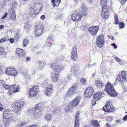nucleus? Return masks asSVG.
<instances>
[{
  "label": "nucleus",
  "mask_w": 127,
  "mask_h": 127,
  "mask_svg": "<svg viewBox=\"0 0 127 127\" xmlns=\"http://www.w3.org/2000/svg\"><path fill=\"white\" fill-rule=\"evenodd\" d=\"M108 0H100V4L102 7L101 15L102 17L104 19H106L108 18V12L109 10V7L106 4L108 1Z\"/></svg>",
  "instance_id": "1"
},
{
  "label": "nucleus",
  "mask_w": 127,
  "mask_h": 127,
  "mask_svg": "<svg viewBox=\"0 0 127 127\" xmlns=\"http://www.w3.org/2000/svg\"><path fill=\"white\" fill-rule=\"evenodd\" d=\"M105 90L107 94L111 96L115 97L117 95V93L115 91L113 86L110 83L107 84Z\"/></svg>",
  "instance_id": "2"
},
{
  "label": "nucleus",
  "mask_w": 127,
  "mask_h": 127,
  "mask_svg": "<svg viewBox=\"0 0 127 127\" xmlns=\"http://www.w3.org/2000/svg\"><path fill=\"white\" fill-rule=\"evenodd\" d=\"M104 35L101 34L97 36L96 38L97 44L100 47H102L104 44Z\"/></svg>",
  "instance_id": "3"
},
{
  "label": "nucleus",
  "mask_w": 127,
  "mask_h": 127,
  "mask_svg": "<svg viewBox=\"0 0 127 127\" xmlns=\"http://www.w3.org/2000/svg\"><path fill=\"white\" fill-rule=\"evenodd\" d=\"M106 105L103 108V110L105 112H111L114 111V108L113 107L111 102H107L106 103Z\"/></svg>",
  "instance_id": "4"
},
{
  "label": "nucleus",
  "mask_w": 127,
  "mask_h": 127,
  "mask_svg": "<svg viewBox=\"0 0 127 127\" xmlns=\"http://www.w3.org/2000/svg\"><path fill=\"white\" fill-rule=\"evenodd\" d=\"M39 86H35L30 89L29 92V96L30 97H33L36 95L39 91Z\"/></svg>",
  "instance_id": "5"
},
{
  "label": "nucleus",
  "mask_w": 127,
  "mask_h": 127,
  "mask_svg": "<svg viewBox=\"0 0 127 127\" xmlns=\"http://www.w3.org/2000/svg\"><path fill=\"white\" fill-rule=\"evenodd\" d=\"M24 105V103L23 101L19 102H16L13 104V107L16 109V111L17 112L21 109Z\"/></svg>",
  "instance_id": "6"
},
{
  "label": "nucleus",
  "mask_w": 127,
  "mask_h": 127,
  "mask_svg": "<svg viewBox=\"0 0 127 127\" xmlns=\"http://www.w3.org/2000/svg\"><path fill=\"white\" fill-rule=\"evenodd\" d=\"M98 26H91L88 29L89 31L93 35H96L99 29Z\"/></svg>",
  "instance_id": "7"
},
{
  "label": "nucleus",
  "mask_w": 127,
  "mask_h": 127,
  "mask_svg": "<svg viewBox=\"0 0 127 127\" xmlns=\"http://www.w3.org/2000/svg\"><path fill=\"white\" fill-rule=\"evenodd\" d=\"M5 72L7 74L9 75H12L14 76H15L18 73L15 69L12 68H6Z\"/></svg>",
  "instance_id": "8"
},
{
  "label": "nucleus",
  "mask_w": 127,
  "mask_h": 127,
  "mask_svg": "<svg viewBox=\"0 0 127 127\" xmlns=\"http://www.w3.org/2000/svg\"><path fill=\"white\" fill-rule=\"evenodd\" d=\"M77 88L76 86L75 85L73 86L67 91L65 96V97H67V96H70L75 92Z\"/></svg>",
  "instance_id": "9"
},
{
  "label": "nucleus",
  "mask_w": 127,
  "mask_h": 127,
  "mask_svg": "<svg viewBox=\"0 0 127 127\" xmlns=\"http://www.w3.org/2000/svg\"><path fill=\"white\" fill-rule=\"evenodd\" d=\"M93 91V89L92 87H89L85 91V95L88 97H90L92 95Z\"/></svg>",
  "instance_id": "10"
},
{
  "label": "nucleus",
  "mask_w": 127,
  "mask_h": 127,
  "mask_svg": "<svg viewBox=\"0 0 127 127\" xmlns=\"http://www.w3.org/2000/svg\"><path fill=\"white\" fill-rule=\"evenodd\" d=\"M82 17L81 13H79L73 14L71 15V18L74 21L77 22L80 20Z\"/></svg>",
  "instance_id": "11"
},
{
  "label": "nucleus",
  "mask_w": 127,
  "mask_h": 127,
  "mask_svg": "<svg viewBox=\"0 0 127 127\" xmlns=\"http://www.w3.org/2000/svg\"><path fill=\"white\" fill-rule=\"evenodd\" d=\"M104 92L102 91V92H97L96 94H94L93 96L94 99L96 100H98L100 99L101 97L104 96Z\"/></svg>",
  "instance_id": "12"
},
{
  "label": "nucleus",
  "mask_w": 127,
  "mask_h": 127,
  "mask_svg": "<svg viewBox=\"0 0 127 127\" xmlns=\"http://www.w3.org/2000/svg\"><path fill=\"white\" fill-rule=\"evenodd\" d=\"M77 47L76 46H75L73 47L71 52V58L74 61H75L77 60Z\"/></svg>",
  "instance_id": "13"
},
{
  "label": "nucleus",
  "mask_w": 127,
  "mask_h": 127,
  "mask_svg": "<svg viewBox=\"0 0 127 127\" xmlns=\"http://www.w3.org/2000/svg\"><path fill=\"white\" fill-rule=\"evenodd\" d=\"M43 26L41 25L36 26L35 33L36 35L38 36L39 35L43 32Z\"/></svg>",
  "instance_id": "14"
},
{
  "label": "nucleus",
  "mask_w": 127,
  "mask_h": 127,
  "mask_svg": "<svg viewBox=\"0 0 127 127\" xmlns=\"http://www.w3.org/2000/svg\"><path fill=\"white\" fill-rule=\"evenodd\" d=\"M80 97H78L75 98L70 103V104L72 107H75L79 103L80 101Z\"/></svg>",
  "instance_id": "15"
},
{
  "label": "nucleus",
  "mask_w": 127,
  "mask_h": 127,
  "mask_svg": "<svg viewBox=\"0 0 127 127\" xmlns=\"http://www.w3.org/2000/svg\"><path fill=\"white\" fill-rule=\"evenodd\" d=\"M52 68L54 69V72L57 73H59L60 71L62 68L61 67V66L60 65H57L56 64H53L51 66Z\"/></svg>",
  "instance_id": "16"
},
{
  "label": "nucleus",
  "mask_w": 127,
  "mask_h": 127,
  "mask_svg": "<svg viewBox=\"0 0 127 127\" xmlns=\"http://www.w3.org/2000/svg\"><path fill=\"white\" fill-rule=\"evenodd\" d=\"M16 53L18 55L19 57H21L24 56L26 53L24 52V50L22 49L17 48L16 50Z\"/></svg>",
  "instance_id": "17"
},
{
  "label": "nucleus",
  "mask_w": 127,
  "mask_h": 127,
  "mask_svg": "<svg viewBox=\"0 0 127 127\" xmlns=\"http://www.w3.org/2000/svg\"><path fill=\"white\" fill-rule=\"evenodd\" d=\"M10 17L12 20L15 21L16 20L15 13L13 8L10 9L9 10Z\"/></svg>",
  "instance_id": "18"
},
{
  "label": "nucleus",
  "mask_w": 127,
  "mask_h": 127,
  "mask_svg": "<svg viewBox=\"0 0 127 127\" xmlns=\"http://www.w3.org/2000/svg\"><path fill=\"white\" fill-rule=\"evenodd\" d=\"M80 113L78 112H77L75 115V118L74 127H79V114Z\"/></svg>",
  "instance_id": "19"
},
{
  "label": "nucleus",
  "mask_w": 127,
  "mask_h": 127,
  "mask_svg": "<svg viewBox=\"0 0 127 127\" xmlns=\"http://www.w3.org/2000/svg\"><path fill=\"white\" fill-rule=\"evenodd\" d=\"M58 74L54 72L51 73V81L52 82H55L57 81L59 78Z\"/></svg>",
  "instance_id": "20"
},
{
  "label": "nucleus",
  "mask_w": 127,
  "mask_h": 127,
  "mask_svg": "<svg viewBox=\"0 0 127 127\" xmlns=\"http://www.w3.org/2000/svg\"><path fill=\"white\" fill-rule=\"evenodd\" d=\"M42 7V3L39 2L36 3H35L34 5V9L35 8V11L36 10V11H37V10L38 11L39 10L38 12H39L41 11Z\"/></svg>",
  "instance_id": "21"
},
{
  "label": "nucleus",
  "mask_w": 127,
  "mask_h": 127,
  "mask_svg": "<svg viewBox=\"0 0 127 127\" xmlns=\"http://www.w3.org/2000/svg\"><path fill=\"white\" fill-rule=\"evenodd\" d=\"M81 10L82 11L83 15L85 16L87 14V9L85 5L83 3H82L81 5Z\"/></svg>",
  "instance_id": "22"
},
{
  "label": "nucleus",
  "mask_w": 127,
  "mask_h": 127,
  "mask_svg": "<svg viewBox=\"0 0 127 127\" xmlns=\"http://www.w3.org/2000/svg\"><path fill=\"white\" fill-rule=\"evenodd\" d=\"M95 85L97 86L98 88L101 89L104 86V84L102 82L99 80H96L95 81Z\"/></svg>",
  "instance_id": "23"
},
{
  "label": "nucleus",
  "mask_w": 127,
  "mask_h": 127,
  "mask_svg": "<svg viewBox=\"0 0 127 127\" xmlns=\"http://www.w3.org/2000/svg\"><path fill=\"white\" fill-rule=\"evenodd\" d=\"M117 79L119 81L122 83L125 82L126 81V77L123 76L122 75H119L117 77Z\"/></svg>",
  "instance_id": "24"
},
{
  "label": "nucleus",
  "mask_w": 127,
  "mask_h": 127,
  "mask_svg": "<svg viewBox=\"0 0 127 127\" xmlns=\"http://www.w3.org/2000/svg\"><path fill=\"white\" fill-rule=\"evenodd\" d=\"M51 2L53 3V6L54 7L58 6L61 2L60 0H52Z\"/></svg>",
  "instance_id": "25"
},
{
  "label": "nucleus",
  "mask_w": 127,
  "mask_h": 127,
  "mask_svg": "<svg viewBox=\"0 0 127 127\" xmlns=\"http://www.w3.org/2000/svg\"><path fill=\"white\" fill-rule=\"evenodd\" d=\"M10 120L9 119L4 117L3 118V121H4V125L5 126H8L10 123Z\"/></svg>",
  "instance_id": "26"
},
{
  "label": "nucleus",
  "mask_w": 127,
  "mask_h": 127,
  "mask_svg": "<svg viewBox=\"0 0 127 127\" xmlns=\"http://www.w3.org/2000/svg\"><path fill=\"white\" fill-rule=\"evenodd\" d=\"M91 124L95 127H100V126L98 124V122L97 120L92 121L91 122Z\"/></svg>",
  "instance_id": "27"
},
{
  "label": "nucleus",
  "mask_w": 127,
  "mask_h": 127,
  "mask_svg": "<svg viewBox=\"0 0 127 127\" xmlns=\"http://www.w3.org/2000/svg\"><path fill=\"white\" fill-rule=\"evenodd\" d=\"M10 5H11L10 6H12L14 7H16L17 6V2L15 1H12L10 2L9 3Z\"/></svg>",
  "instance_id": "28"
},
{
  "label": "nucleus",
  "mask_w": 127,
  "mask_h": 127,
  "mask_svg": "<svg viewBox=\"0 0 127 127\" xmlns=\"http://www.w3.org/2000/svg\"><path fill=\"white\" fill-rule=\"evenodd\" d=\"M10 112L8 109L6 110H4L3 112V116L4 117H6L8 116V115L10 113Z\"/></svg>",
  "instance_id": "29"
},
{
  "label": "nucleus",
  "mask_w": 127,
  "mask_h": 127,
  "mask_svg": "<svg viewBox=\"0 0 127 127\" xmlns=\"http://www.w3.org/2000/svg\"><path fill=\"white\" fill-rule=\"evenodd\" d=\"M51 115L49 114H47L45 115V120L47 121H49L51 118Z\"/></svg>",
  "instance_id": "30"
},
{
  "label": "nucleus",
  "mask_w": 127,
  "mask_h": 127,
  "mask_svg": "<svg viewBox=\"0 0 127 127\" xmlns=\"http://www.w3.org/2000/svg\"><path fill=\"white\" fill-rule=\"evenodd\" d=\"M113 119V117L112 116H108L106 118V120L107 122H110L112 121Z\"/></svg>",
  "instance_id": "31"
},
{
  "label": "nucleus",
  "mask_w": 127,
  "mask_h": 127,
  "mask_svg": "<svg viewBox=\"0 0 127 127\" xmlns=\"http://www.w3.org/2000/svg\"><path fill=\"white\" fill-rule=\"evenodd\" d=\"M26 124V122L24 121H22L21 122V123L16 125L17 127H21V126H23L25 125Z\"/></svg>",
  "instance_id": "32"
},
{
  "label": "nucleus",
  "mask_w": 127,
  "mask_h": 127,
  "mask_svg": "<svg viewBox=\"0 0 127 127\" xmlns=\"http://www.w3.org/2000/svg\"><path fill=\"white\" fill-rule=\"evenodd\" d=\"M6 54V53H5V52L4 51V49L1 47H0V54L1 55L2 54L5 55Z\"/></svg>",
  "instance_id": "33"
},
{
  "label": "nucleus",
  "mask_w": 127,
  "mask_h": 127,
  "mask_svg": "<svg viewBox=\"0 0 127 127\" xmlns=\"http://www.w3.org/2000/svg\"><path fill=\"white\" fill-rule=\"evenodd\" d=\"M30 26L29 25L28 23H26L24 26V28L25 30L29 29L30 28Z\"/></svg>",
  "instance_id": "34"
},
{
  "label": "nucleus",
  "mask_w": 127,
  "mask_h": 127,
  "mask_svg": "<svg viewBox=\"0 0 127 127\" xmlns=\"http://www.w3.org/2000/svg\"><path fill=\"white\" fill-rule=\"evenodd\" d=\"M114 18L115 19V23L117 25L118 24V19L117 16V15H116L114 16Z\"/></svg>",
  "instance_id": "35"
},
{
  "label": "nucleus",
  "mask_w": 127,
  "mask_h": 127,
  "mask_svg": "<svg viewBox=\"0 0 127 127\" xmlns=\"http://www.w3.org/2000/svg\"><path fill=\"white\" fill-rule=\"evenodd\" d=\"M42 110V109H35V110L34 113H37V114L38 115L37 116H38L40 115V112Z\"/></svg>",
  "instance_id": "36"
},
{
  "label": "nucleus",
  "mask_w": 127,
  "mask_h": 127,
  "mask_svg": "<svg viewBox=\"0 0 127 127\" xmlns=\"http://www.w3.org/2000/svg\"><path fill=\"white\" fill-rule=\"evenodd\" d=\"M32 11V13H31L30 12L29 13V14L31 15V17H34L35 15V11L34 10H32L31 11Z\"/></svg>",
  "instance_id": "37"
},
{
  "label": "nucleus",
  "mask_w": 127,
  "mask_h": 127,
  "mask_svg": "<svg viewBox=\"0 0 127 127\" xmlns=\"http://www.w3.org/2000/svg\"><path fill=\"white\" fill-rule=\"evenodd\" d=\"M51 90L50 89H47L45 91L46 95L47 96H48L50 94Z\"/></svg>",
  "instance_id": "38"
},
{
  "label": "nucleus",
  "mask_w": 127,
  "mask_h": 127,
  "mask_svg": "<svg viewBox=\"0 0 127 127\" xmlns=\"http://www.w3.org/2000/svg\"><path fill=\"white\" fill-rule=\"evenodd\" d=\"M15 84L10 86L9 88V91H11L12 90H13L15 87Z\"/></svg>",
  "instance_id": "39"
},
{
  "label": "nucleus",
  "mask_w": 127,
  "mask_h": 127,
  "mask_svg": "<svg viewBox=\"0 0 127 127\" xmlns=\"http://www.w3.org/2000/svg\"><path fill=\"white\" fill-rule=\"evenodd\" d=\"M125 24L122 22H120L119 23V25L120 28H123L125 26Z\"/></svg>",
  "instance_id": "40"
},
{
  "label": "nucleus",
  "mask_w": 127,
  "mask_h": 127,
  "mask_svg": "<svg viewBox=\"0 0 127 127\" xmlns=\"http://www.w3.org/2000/svg\"><path fill=\"white\" fill-rule=\"evenodd\" d=\"M28 43V41L26 39H25L23 41V44L24 47L26 46Z\"/></svg>",
  "instance_id": "41"
},
{
  "label": "nucleus",
  "mask_w": 127,
  "mask_h": 127,
  "mask_svg": "<svg viewBox=\"0 0 127 127\" xmlns=\"http://www.w3.org/2000/svg\"><path fill=\"white\" fill-rule=\"evenodd\" d=\"M80 82L81 83L84 84L86 82V80L84 78H82L80 80Z\"/></svg>",
  "instance_id": "42"
},
{
  "label": "nucleus",
  "mask_w": 127,
  "mask_h": 127,
  "mask_svg": "<svg viewBox=\"0 0 127 127\" xmlns=\"http://www.w3.org/2000/svg\"><path fill=\"white\" fill-rule=\"evenodd\" d=\"M38 64H39L40 66H41L42 67L43 66L45 65V64L44 62H43L41 61H39L38 62Z\"/></svg>",
  "instance_id": "43"
},
{
  "label": "nucleus",
  "mask_w": 127,
  "mask_h": 127,
  "mask_svg": "<svg viewBox=\"0 0 127 127\" xmlns=\"http://www.w3.org/2000/svg\"><path fill=\"white\" fill-rule=\"evenodd\" d=\"M40 105V104H37L36 105V106L35 107V109H42L41 107L39 106V105Z\"/></svg>",
  "instance_id": "44"
},
{
  "label": "nucleus",
  "mask_w": 127,
  "mask_h": 127,
  "mask_svg": "<svg viewBox=\"0 0 127 127\" xmlns=\"http://www.w3.org/2000/svg\"><path fill=\"white\" fill-rule=\"evenodd\" d=\"M52 37H51V36H50V37H49L47 39V42H48V43L49 44H50V42H51V40L49 41V40H52Z\"/></svg>",
  "instance_id": "45"
},
{
  "label": "nucleus",
  "mask_w": 127,
  "mask_h": 127,
  "mask_svg": "<svg viewBox=\"0 0 127 127\" xmlns=\"http://www.w3.org/2000/svg\"><path fill=\"white\" fill-rule=\"evenodd\" d=\"M58 108L57 107H56L54 108V111L55 113H58Z\"/></svg>",
  "instance_id": "46"
},
{
  "label": "nucleus",
  "mask_w": 127,
  "mask_h": 127,
  "mask_svg": "<svg viewBox=\"0 0 127 127\" xmlns=\"http://www.w3.org/2000/svg\"><path fill=\"white\" fill-rule=\"evenodd\" d=\"M2 86L4 87L5 89H9V86L7 84H4L3 85V86Z\"/></svg>",
  "instance_id": "47"
},
{
  "label": "nucleus",
  "mask_w": 127,
  "mask_h": 127,
  "mask_svg": "<svg viewBox=\"0 0 127 127\" xmlns=\"http://www.w3.org/2000/svg\"><path fill=\"white\" fill-rule=\"evenodd\" d=\"M120 75H122L123 76H125L126 77L127 74L125 71H122L121 72V74Z\"/></svg>",
  "instance_id": "48"
},
{
  "label": "nucleus",
  "mask_w": 127,
  "mask_h": 127,
  "mask_svg": "<svg viewBox=\"0 0 127 127\" xmlns=\"http://www.w3.org/2000/svg\"><path fill=\"white\" fill-rule=\"evenodd\" d=\"M19 89V87H17L16 89H14L13 90V92L14 93L16 92H18Z\"/></svg>",
  "instance_id": "49"
},
{
  "label": "nucleus",
  "mask_w": 127,
  "mask_h": 127,
  "mask_svg": "<svg viewBox=\"0 0 127 127\" xmlns=\"http://www.w3.org/2000/svg\"><path fill=\"white\" fill-rule=\"evenodd\" d=\"M8 13L7 12L5 13L4 15L1 17V18L2 19H4L7 16Z\"/></svg>",
  "instance_id": "50"
},
{
  "label": "nucleus",
  "mask_w": 127,
  "mask_h": 127,
  "mask_svg": "<svg viewBox=\"0 0 127 127\" xmlns=\"http://www.w3.org/2000/svg\"><path fill=\"white\" fill-rule=\"evenodd\" d=\"M5 82L4 81L2 80H0V85H2V86L3 85H4Z\"/></svg>",
  "instance_id": "51"
},
{
  "label": "nucleus",
  "mask_w": 127,
  "mask_h": 127,
  "mask_svg": "<svg viewBox=\"0 0 127 127\" xmlns=\"http://www.w3.org/2000/svg\"><path fill=\"white\" fill-rule=\"evenodd\" d=\"M3 105L1 104V103H0V111H1L3 109Z\"/></svg>",
  "instance_id": "52"
},
{
  "label": "nucleus",
  "mask_w": 127,
  "mask_h": 127,
  "mask_svg": "<svg viewBox=\"0 0 127 127\" xmlns=\"http://www.w3.org/2000/svg\"><path fill=\"white\" fill-rule=\"evenodd\" d=\"M48 88H47L48 89H49L50 90H51L52 89V85L51 84H49L48 85Z\"/></svg>",
  "instance_id": "53"
},
{
  "label": "nucleus",
  "mask_w": 127,
  "mask_h": 127,
  "mask_svg": "<svg viewBox=\"0 0 127 127\" xmlns=\"http://www.w3.org/2000/svg\"><path fill=\"white\" fill-rule=\"evenodd\" d=\"M112 46H113L114 47V48L115 49H116L117 47V46L115 43H113L112 44Z\"/></svg>",
  "instance_id": "54"
},
{
  "label": "nucleus",
  "mask_w": 127,
  "mask_h": 127,
  "mask_svg": "<svg viewBox=\"0 0 127 127\" xmlns=\"http://www.w3.org/2000/svg\"><path fill=\"white\" fill-rule=\"evenodd\" d=\"M127 0H121V3L122 5H124L125 4V2Z\"/></svg>",
  "instance_id": "55"
},
{
  "label": "nucleus",
  "mask_w": 127,
  "mask_h": 127,
  "mask_svg": "<svg viewBox=\"0 0 127 127\" xmlns=\"http://www.w3.org/2000/svg\"><path fill=\"white\" fill-rule=\"evenodd\" d=\"M107 37L108 38H110V39L112 40H114V37L112 35L109 36V35H108L107 36Z\"/></svg>",
  "instance_id": "56"
},
{
  "label": "nucleus",
  "mask_w": 127,
  "mask_h": 127,
  "mask_svg": "<svg viewBox=\"0 0 127 127\" xmlns=\"http://www.w3.org/2000/svg\"><path fill=\"white\" fill-rule=\"evenodd\" d=\"M5 41V38H1L0 40V43H2L4 42Z\"/></svg>",
  "instance_id": "57"
},
{
  "label": "nucleus",
  "mask_w": 127,
  "mask_h": 127,
  "mask_svg": "<svg viewBox=\"0 0 127 127\" xmlns=\"http://www.w3.org/2000/svg\"><path fill=\"white\" fill-rule=\"evenodd\" d=\"M10 42L11 43H13L14 42V40L13 38H11L9 39Z\"/></svg>",
  "instance_id": "58"
},
{
  "label": "nucleus",
  "mask_w": 127,
  "mask_h": 127,
  "mask_svg": "<svg viewBox=\"0 0 127 127\" xmlns=\"http://www.w3.org/2000/svg\"><path fill=\"white\" fill-rule=\"evenodd\" d=\"M45 18V15H42L40 17V19L43 20Z\"/></svg>",
  "instance_id": "59"
},
{
  "label": "nucleus",
  "mask_w": 127,
  "mask_h": 127,
  "mask_svg": "<svg viewBox=\"0 0 127 127\" xmlns=\"http://www.w3.org/2000/svg\"><path fill=\"white\" fill-rule=\"evenodd\" d=\"M106 127H113L110 125L109 123H107L106 125Z\"/></svg>",
  "instance_id": "60"
},
{
  "label": "nucleus",
  "mask_w": 127,
  "mask_h": 127,
  "mask_svg": "<svg viewBox=\"0 0 127 127\" xmlns=\"http://www.w3.org/2000/svg\"><path fill=\"white\" fill-rule=\"evenodd\" d=\"M127 115H126L123 118V120L124 121L127 120Z\"/></svg>",
  "instance_id": "61"
},
{
  "label": "nucleus",
  "mask_w": 127,
  "mask_h": 127,
  "mask_svg": "<svg viewBox=\"0 0 127 127\" xmlns=\"http://www.w3.org/2000/svg\"><path fill=\"white\" fill-rule=\"evenodd\" d=\"M115 59L117 60V61L119 62H121V60L119 59L118 58L116 57L115 58Z\"/></svg>",
  "instance_id": "62"
},
{
  "label": "nucleus",
  "mask_w": 127,
  "mask_h": 127,
  "mask_svg": "<svg viewBox=\"0 0 127 127\" xmlns=\"http://www.w3.org/2000/svg\"><path fill=\"white\" fill-rule=\"evenodd\" d=\"M92 105L94 106L96 104V102L95 100H93L92 101Z\"/></svg>",
  "instance_id": "63"
},
{
  "label": "nucleus",
  "mask_w": 127,
  "mask_h": 127,
  "mask_svg": "<svg viewBox=\"0 0 127 127\" xmlns=\"http://www.w3.org/2000/svg\"><path fill=\"white\" fill-rule=\"evenodd\" d=\"M30 58L29 57H27L26 58V61H30Z\"/></svg>",
  "instance_id": "64"
}]
</instances>
